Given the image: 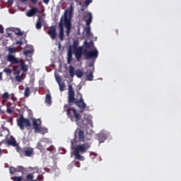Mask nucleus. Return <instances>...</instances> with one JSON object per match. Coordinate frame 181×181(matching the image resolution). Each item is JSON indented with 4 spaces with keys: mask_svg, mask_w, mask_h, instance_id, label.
<instances>
[{
    "mask_svg": "<svg viewBox=\"0 0 181 181\" xmlns=\"http://www.w3.org/2000/svg\"><path fill=\"white\" fill-rule=\"evenodd\" d=\"M38 12V8L37 7H33L27 13L26 16L28 17H32L33 16L35 13Z\"/></svg>",
    "mask_w": 181,
    "mask_h": 181,
    "instance_id": "412c9836",
    "label": "nucleus"
},
{
    "mask_svg": "<svg viewBox=\"0 0 181 181\" xmlns=\"http://www.w3.org/2000/svg\"><path fill=\"white\" fill-rule=\"evenodd\" d=\"M33 177H34L33 174L30 173V174L27 175L26 179L25 180L24 179V180H26V181H36L35 180H33Z\"/></svg>",
    "mask_w": 181,
    "mask_h": 181,
    "instance_id": "c756f323",
    "label": "nucleus"
},
{
    "mask_svg": "<svg viewBox=\"0 0 181 181\" xmlns=\"http://www.w3.org/2000/svg\"><path fill=\"white\" fill-rule=\"evenodd\" d=\"M73 15V7L71 6L70 8H67L64 13L63 21L64 26L66 28V35L69 36L71 29V18Z\"/></svg>",
    "mask_w": 181,
    "mask_h": 181,
    "instance_id": "20e7f679",
    "label": "nucleus"
},
{
    "mask_svg": "<svg viewBox=\"0 0 181 181\" xmlns=\"http://www.w3.org/2000/svg\"><path fill=\"white\" fill-rule=\"evenodd\" d=\"M56 81H57L58 84L62 81V78L60 76H56Z\"/></svg>",
    "mask_w": 181,
    "mask_h": 181,
    "instance_id": "58836bf2",
    "label": "nucleus"
},
{
    "mask_svg": "<svg viewBox=\"0 0 181 181\" xmlns=\"http://www.w3.org/2000/svg\"><path fill=\"white\" fill-rule=\"evenodd\" d=\"M7 3H8V5H12V4H13V0H8Z\"/></svg>",
    "mask_w": 181,
    "mask_h": 181,
    "instance_id": "37998d69",
    "label": "nucleus"
},
{
    "mask_svg": "<svg viewBox=\"0 0 181 181\" xmlns=\"http://www.w3.org/2000/svg\"><path fill=\"white\" fill-rule=\"evenodd\" d=\"M16 151L19 153L21 156L31 157L33 154L34 149L32 147L25 146L21 148V146H18L16 147Z\"/></svg>",
    "mask_w": 181,
    "mask_h": 181,
    "instance_id": "0eeeda50",
    "label": "nucleus"
},
{
    "mask_svg": "<svg viewBox=\"0 0 181 181\" xmlns=\"http://www.w3.org/2000/svg\"><path fill=\"white\" fill-rule=\"evenodd\" d=\"M72 61V52L71 50L69 49L68 51V54H67V62L68 64H70Z\"/></svg>",
    "mask_w": 181,
    "mask_h": 181,
    "instance_id": "bb28decb",
    "label": "nucleus"
},
{
    "mask_svg": "<svg viewBox=\"0 0 181 181\" xmlns=\"http://www.w3.org/2000/svg\"><path fill=\"white\" fill-rule=\"evenodd\" d=\"M45 103L49 105L52 104V96L50 93L46 94Z\"/></svg>",
    "mask_w": 181,
    "mask_h": 181,
    "instance_id": "5701e85b",
    "label": "nucleus"
},
{
    "mask_svg": "<svg viewBox=\"0 0 181 181\" xmlns=\"http://www.w3.org/2000/svg\"><path fill=\"white\" fill-rule=\"evenodd\" d=\"M76 1H78V0H75Z\"/></svg>",
    "mask_w": 181,
    "mask_h": 181,
    "instance_id": "4d7b16f0",
    "label": "nucleus"
},
{
    "mask_svg": "<svg viewBox=\"0 0 181 181\" xmlns=\"http://www.w3.org/2000/svg\"><path fill=\"white\" fill-rule=\"evenodd\" d=\"M34 52V49L33 48H30L29 49H25L23 52L24 55H25L26 57L33 54V53Z\"/></svg>",
    "mask_w": 181,
    "mask_h": 181,
    "instance_id": "a878e982",
    "label": "nucleus"
},
{
    "mask_svg": "<svg viewBox=\"0 0 181 181\" xmlns=\"http://www.w3.org/2000/svg\"><path fill=\"white\" fill-rule=\"evenodd\" d=\"M97 139L99 141V144H102L107 140V136L104 133H100L99 134H98Z\"/></svg>",
    "mask_w": 181,
    "mask_h": 181,
    "instance_id": "6ab92c4d",
    "label": "nucleus"
},
{
    "mask_svg": "<svg viewBox=\"0 0 181 181\" xmlns=\"http://www.w3.org/2000/svg\"><path fill=\"white\" fill-rule=\"evenodd\" d=\"M6 112L11 115V113L13 112V110H12L11 107H7Z\"/></svg>",
    "mask_w": 181,
    "mask_h": 181,
    "instance_id": "e433bc0d",
    "label": "nucleus"
},
{
    "mask_svg": "<svg viewBox=\"0 0 181 181\" xmlns=\"http://www.w3.org/2000/svg\"><path fill=\"white\" fill-rule=\"evenodd\" d=\"M0 111H1V108H0Z\"/></svg>",
    "mask_w": 181,
    "mask_h": 181,
    "instance_id": "13d9d810",
    "label": "nucleus"
},
{
    "mask_svg": "<svg viewBox=\"0 0 181 181\" xmlns=\"http://www.w3.org/2000/svg\"><path fill=\"white\" fill-rule=\"evenodd\" d=\"M81 153H78V152H74V156L76 159L78 160H84L85 158L83 157V156H81L80 154Z\"/></svg>",
    "mask_w": 181,
    "mask_h": 181,
    "instance_id": "393cba45",
    "label": "nucleus"
},
{
    "mask_svg": "<svg viewBox=\"0 0 181 181\" xmlns=\"http://www.w3.org/2000/svg\"><path fill=\"white\" fill-rule=\"evenodd\" d=\"M89 136H91L90 134L84 135V132L81 129H77L75 132L74 140L79 142H87V138H89Z\"/></svg>",
    "mask_w": 181,
    "mask_h": 181,
    "instance_id": "1a4fd4ad",
    "label": "nucleus"
},
{
    "mask_svg": "<svg viewBox=\"0 0 181 181\" xmlns=\"http://www.w3.org/2000/svg\"><path fill=\"white\" fill-rule=\"evenodd\" d=\"M85 18H88L86 20V29L85 30L86 32V35L89 37L90 35V24L92 23L93 21V16L92 13L90 12L86 13V16Z\"/></svg>",
    "mask_w": 181,
    "mask_h": 181,
    "instance_id": "f8f14e48",
    "label": "nucleus"
},
{
    "mask_svg": "<svg viewBox=\"0 0 181 181\" xmlns=\"http://www.w3.org/2000/svg\"><path fill=\"white\" fill-rule=\"evenodd\" d=\"M20 73H21V71L16 70V71H15L13 72V74H14V75H16V76H19Z\"/></svg>",
    "mask_w": 181,
    "mask_h": 181,
    "instance_id": "a19ab883",
    "label": "nucleus"
},
{
    "mask_svg": "<svg viewBox=\"0 0 181 181\" xmlns=\"http://www.w3.org/2000/svg\"><path fill=\"white\" fill-rule=\"evenodd\" d=\"M3 153H4V151L1 148H0V155H2Z\"/></svg>",
    "mask_w": 181,
    "mask_h": 181,
    "instance_id": "09e8293b",
    "label": "nucleus"
},
{
    "mask_svg": "<svg viewBox=\"0 0 181 181\" xmlns=\"http://www.w3.org/2000/svg\"><path fill=\"white\" fill-rule=\"evenodd\" d=\"M88 66L90 67L89 69H95L94 67V63H90L88 64Z\"/></svg>",
    "mask_w": 181,
    "mask_h": 181,
    "instance_id": "79ce46f5",
    "label": "nucleus"
},
{
    "mask_svg": "<svg viewBox=\"0 0 181 181\" xmlns=\"http://www.w3.org/2000/svg\"><path fill=\"white\" fill-rule=\"evenodd\" d=\"M91 3H93V0H85V6L87 8Z\"/></svg>",
    "mask_w": 181,
    "mask_h": 181,
    "instance_id": "c9c22d12",
    "label": "nucleus"
},
{
    "mask_svg": "<svg viewBox=\"0 0 181 181\" xmlns=\"http://www.w3.org/2000/svg\"><path fill=\"white\" fill-rule=\"evenodd\" d=\"M86 117H87V116H85V119H86Z\"/></svg>",
    "mask_w": 181,
    "mask_h": 181,
    "instance_id": "6e6d98bb",
    "label": "nucleus"
},
{
    "mask_svg": "<svg viewBox=\"0 0 181 181\" xmlns=\"http://www.w3.org/2000/svg\"><path fill=\"white\" fill-rule=\"evenodd\" d=\"M8 51V54L6 57V60L11 64H18L19 58H16L15 55H13L16 52V49L15 47H9Z\"/></svg>",
    "mask_w": 181,
    "mask_h": 181,
    "instance_id": "423d86ee",
    "label": "nucleus"
},
{
    "mask_svg": "<svg viewBox=\"0 0 181 181\" xmlns=\"http://www.w3.org/2000/svg\"><path fill=\"white\" fill-rule=\"evenodd\" d=\"M92 136H88V137H86V142H83V144H79L74 148V153H79L81 154L85 153L90 147L92 145Z\"/></svg>",
    "mask_w": 181,
    "mask_h": 181,
    "instance_id": "39448f33",
    "label": "nucleus"
},
{
    "mask_svg": "<svg viewBox=\"0 0 181 181\" xmlns=\"http://www.w3.org/2000/svg\"><path fill=\"white\" fill-rule=\"evenodd\" d=\"M6 144H8V146H11L13 147H16L17 148L18 146V145L16 143V141L15 140L14 138L11 139H7L6 140Z\"/></svg>",
    "mask_w": 181,
    "mask_h": 181,
    "instance_id": "4be33fe9",
    "label": "nucleus"
},
{
    "mask_svg": "<svg viewBox=\"0 0 181 181\" xmlns=\"http://www.w3.org/2000/svg\"><path fill=\"white\" fill-rule=\"evenodd\" d=\"M59 39L60 40H63L64 39V23H63V17L61 18L60 21L59 23Z\"/></svg>",
    "mask_w": 181,
    "mask_h": 181,
    "instance_id": "dca6fc26",
    "label": "nucleus"
},
{
    "mask_svg": "<svg viewBox=\"0 0 181 181\" xmlns=\"http://www.w3.org/2000/svg\"><path fill=\"white\" fill-rule=\"evenodd\" d=\"M30 90L29 87H26L25 88V92H24V97L25 98H28L30 96Z\"/></svg>",
    "mask_w": 181,
    "mask_h": 181,
    "instance_id": "c85d7f7f",
    "label": "nucleus"
},
{
    "mask_svg": "<svg viewBox=\"0 0 181 181\" xmlns=\"http://www.w3.org/2000/svg\"><path fill=\"white\" fill-rule=\"evenodd\" d=\"M81 11H85L84 7H82V8H81Z\"/></svg>",
    "mask_w": 181,
    "mask_h": 181,
    "instance_id": "603ef678",
    "label": "nucleus"
},
{
    "mask_svg": "<svg viewBox=\"0 0 181 181\" xmlns=\"http://www.w3.org/2000/svg\"><path fill=\"white\" fill-rule=\"evenodd\" d=\"M93 46V41H90L88 42L87 40H85V42H83V49H86V51H88V49H91V47Z\"/></svg>",
    "mask_w": 181,
    "mask_h": 181,
    "instance_id": "aec40b11",
    "label": "nucleus"
},
{
    "mask_svg": "<svg viewBox=\"0 0 181 181\" xmlns=\"http://www.w3.org/2000/svg\"><path fill=\"white\" fill-rule=\"evenodd\" d=\"M9 171L11 175H14L15 173H16V172H21V173H23V172L25 171V168L22 166H18L16 168L13 167H11L9 168Z\"/></svg>",
    "mask_w": 181,
    "mask_h": 181,
    "instance_id": "f3484780",
    "label": "nucleus"
},
{
    "mask_svg": "<svg viewBox=\"0 0 181 181\" xmlns=\"http://www.w3.org/2000/svg\"><path fill=\"white\" fill-rule=\"evenodd\" d=\"M0 81H3V72H0Z\"/></svg>",
    "mask_w": 181,
    "mask_h": 181,
    "instance_id": "49530a36",
    "label": "nucleus"
},
{
    "mask_svg": "<svg viewBox=\"0 0 181 181\" xmlns=\"http://www.w3.org/2000/svg\"><path fill=\"white\" fill-rule=\"evenodd\" d=\"M37 149H38L42 155H47V151L50 152L49 155L56 152V148L54 145H50V141L48 139H44L41 142H38V144H37Z\"/></svg>",
    "mask_w": 181,
    "mask_h": 181,
    "instance_id": "f03ea898",
    "label": "nucleus"
},
{
    "mask_svg": "<svg viewBox=\"0 0 181 181\" xmlns=\"http://www.w3.org/2000/svg\"><path fill=\"white\" fill-rule=\"evenodd\" d=\"M4 153H8V151H7V150H6Z\"/></svg>",
    "mask_w": 181,
    "mask_h": 181,
    "instance_id": "5fc2aeb1",
    "label": "nucleus"
},
{
    "mask_svg": "<svg viewBox=\"0 0 181 181\" xmlns=\"http://www.w3.org/2000/svg\"><path fill=\"white\" fill-rule=\"evenodd\" d=\"M59 84V90L61 92H63L64 91V88H65V86L64 84V83H58Z\"/></svg>",
    "mask_w": 181,
    "mask_h": 181,
    "instance_id": "72a5a7b5",
    "label": "nucleus"
},
{
    "mask_svg": "<svg viewBox=\"0 0 181 181\" xmlns=\"http://www.w3.org/2000/svg\"><path fill=\"white\" fill-rule=\"evenodd\" d=\"M76 76L78 77V78H81L82 76H83V71H81L80 69H78V70H76Z\"/></svg>",
    "mask_w": 181,
    "mask_h": 181,
    "instance_id": "473e14b6",
    "label": "nucleus"
},
{
    "mask_svg": "<svg viewBox=\"0 0 181 181\" xmlns=\"http://www.w3.org/2000/svg\"><path fill=\"white\" fill-rule=\"evenodd\" d=\"M48 35L50 37V38L52 40H54L55 39H57V28L55 25H52L49 27V29L48 30Z\"/></svg>",
    "mask_w": 181,
    "mask_h": 181,
    "instance_id": "ddd939ff",
    "label": "nucleus"
},
{
    "mask_svg": "<svg viewBox=\"0 0 181 181\" xmlns=\"http://www.w3.org/2000/svg\"><path fill=\"white\" fill-rule=\"evenodd\" d=\"M18 61H19L18 64L20 63L18 66H21V70L24 72L28 71V66L25 64V62L21 58H19Z\"/></svg>",
    "mask_w": 181,
    "mask_h": 181,
    "instance_id": "a211bd4d",
    "label": "nucleus"
},
{
    "mask_svg": "<svg viewBox=\"0 0 181 181\" xmlns=\"http://www.w3.org/2000/svg\"><path fill=\"white\" fill-rule=\"evenodd\" d=\"M78 47V42L74 41L73 43V47L74 49V54L78 62H79L83 55V47Z\"/></svg>",
    "mask_w": 181,
    "mask_h": 181,
    "instance_id": "9b49d317",
    "label": "nucleus"
},
{
    "mask_svg": "<svg viewBox=\"0 0 181 181\" xmlns=\"http://www.w3.org/2000/svg\"><path fill=\"white\" fill-rule=\"evenodd\" d=\"M43 132H48V129H45L43 130Z\"/></svg>",
    "mask_w": 181,
    "mask_h": 181,
    "instance_id": "3c124183",
    "label": "nucleus"
},
{
    "mask_svg": "<svg viewBox=\"0 0 181 181\" xmlns=\"http://www.w3.org/2000/svg\"><path fill=\"white\" fill-rule=\"evenodd\" d=\"M16 44L20 45L21 46L23 45V42H22V41H17Z\"/></svg>",
    "mask_w": 181,
    "mask_h": 181,
    "instance_id": "de8ad7c7",
    "label": "nucleus"
},
{
    "mask_svg": "<svg viewBox=\"0 0 181 181\" xmlns=\"http://www.w3.org/2000/svg\"><path fill=\"white\" fill-rule=\"evenodd\" d=\"M17 124L21 131H23L25 127L28 128L31 126L30 120L27 118H25L23 115L20 116V117L17 119Z\"/></svg>",
    "mask_w": 181,
    "mask_h": 181,
    "instance_id": "9d476101",
    "label": "nucleus"
},
{
    "mask_svg": "<svg viewBox=\"0 0 181 181\" xmlns=\"http://www.w3.org/2000/svg\"><path fill=\"white\" fill-rule=\"evenodd\" d=\"M0 33H4V28L2 25H0Z\"/></svg>",
    "mask_w": 181,
    "mask_h": 181,
    "instance_id": "ea45409f",
    "label": "nucleus"
},
{
    "mask_svg": "<svg viewBox=\"0 0 181 181\" xmlns=\"http://www.w3.org/2000/svg\"><path fill=\"white\" fill-rule=\"evenodd\" d=\"M115 32H116L117 35H118V30H117Z\"/></svg>",
    "mask_w": 181,
    "mask_h": 181,
    "instance_id": "864d4df0",
    "label": "nucleus"
},
{
    "mask_svg": "<svg viewBox=\"0 0 181 181\" xmlns=\"http://www.w3.org/2000/svg\"><path fill=\"white\" fill-rule=\"evenodd\" d=\"M76 167L79 168L80 167V163H76Z\"/></svg>",
    "mask_w": 181,
    "mask_h": 181,
    "instance_id": "8fccbe9b",
    "label": "nucleus"
},
{
    "mask_svg": "<svg viewBox=\"0 0 181 181\" xmlns=\"http://www.w3.org/2000/svg\"><path fill=\"white\" fill-rule=\"evenodd\" d=\"M4 72L6 73L7 74H11L12 73V69L9 68H5L4 69Z\"/></svg>",
    "mask_w": 181,
    "mask_h": 181,
    "instance_id": "f704fd0d",
    "label": "nucleus"
},
{
    "mask_svg": "<svg viewBox=\"0 0 181 181\" xmlns=\"http://www.w3.org/2000/svg\"><path fill=\"white\" fill-rule=\"evenodd\" d=\"M16 81H18V83H21V76H20L19 75H16Z\"/></svg>",
    "mask_w": 181,
    "mask_h": 181,
    "instance_id": "4c0bfd02",
    "label": "nucleus"
},
{
    "mask_svg": "<svg viewBox=\"0 0 181 181\" xmlns=\"http://www.w3.org/2000/svg\"><path fill=\"white\" fill-rule=\"evenodd\" d=\"M13 32L16 35L21 37L23 35V32H22L20 28H13Z\"/></svg>",
    "mask_w": 181,
    "mask_h": 181,
    "instance_id": "cd10ccee",
    "label": "nucleus"
},
{
    "mask_svg": "<svg viewBox=\"0 0 181 181\" xmlns=\"http://www.w3.org/2000/svg\"><path fill=\"white\" fill-rule=\"evenodd\" d=\"M82 54L85 56L87 60L91 59L95 60L98 57V51L97 49H90L89 51L86 50V49H83Z\"/></svg>",
    "mask_w": 181,
    "mask_h": 181,
    "instance_id": "6e6552de",
    "label": "nucleus"
},
{
    "mask_svg": "<svg viewBox=\"0 0 181 181\" xmlns=\"http://www.w3.org/2000/svg\"><path fill=\"white\" fill-rule=\"evenodd\" d=\"M33 125L34 132H35V134L37 133L40 134L41 122L39 119H34L33 121Z\"/></svg>",
    "mask_w": 181,
    "mask_h": 181,
    "instance_id": "4468645a",
    "label": "nucleus"
},
{
    "mask_svg": "<svg viewBox=\"0 0 181 181\" xmlns=\"http://www.w3.org/2000/svg\"><path fill=\"white\" fill-rule=\"evenodd\" d=\"M35 28L38 30L41 29L42 28V18L38 17V19L37 20V23H35Z\"/></svg>",
    "mask_w": 181,
    "mask_h": 181,
    "instance_id": "b1692460",
    "label": "nucleus"
},
{
    "mask_svg": "<svg viewBox=\"0 0 181 181\" xmlns=\"http://www.w3.org/2000/svg\"><path fill=\"white\" fill-rule=\"evenodd\" d=\"M43 3H45V4H48L50 1V0H42Z\"/></svg>",
    "mask_w": 181,
    "mask_h": 181,
    "instance_id": "a18cd8bd",
    "label": "nucleus"
},
{
    "mask_svg": "<svg viewBox=\"0 0 181 181\" xmlns=\"http://www.w3.org/2000/svg\"><path fill=\"white\" fill-rule=\"evenodd\" d=\"M78 95H80V99L78 100L75 98V93L73 89V87L71 84L69 85L68 88V100L69 103H74L77 107H78L81 109H85L87 107L86 103L84 102V100L83 98L82 94L78 92Z\"/></svg>",
    "mask_w": 181,
    "mask_h": 181,
    "instance_id": "f257e3e1",
    "label": "nucleus"
},
{
    "mask_svg": "<svg viewBox=\"0 0 181 181\" xmlns=\"http://www.w3.org/2000/svg\"><path fill=\"white\" fill-rule=\"evenodd\" d=\"M64 110L66 112L68 117H70L72 121H74L73 119L75 118V121L79 126L90 123V119H88L86 123H85V119L82 120L81 123H78L81 116L74 108L71 109L70 105H64Z\"/></svg>",
    "mask_w": 181,
    "mask_h": 181,
    "instance_id": "7ed1b4c3",
    "label": "nucleus"
},
{
    "mask_svg": "<svg viewBox=\"0 0 181 181\" xmlns=\"http://www.w3.org/2000/svg\"><path fill=\"white\" fill-rule=\"evenodd\" d=\"M1 99H9V93L5 92L3 94H1Z\"/></svg>",
    "mask_w": 181,
    "mask_h": 181,
    "instance_id": "2f4dec72",
    "label": "nucleus"
},
{
    "mask_svg": "<svg viewBox=\"0 0 181 181\" xmlns=\"http://www.w3.org/2000/svg\"><path fill=\"white\" fill-rule=\"evenodd\" d=\"M69 74L71 77H73L75 74V69L72 66H69Z\"/></svg>",
    "mask_w": 181,
    "mask_h": 181,
    "instance_id": "7c9ffc66",
    "label": "nucleus"
},
{
    "mask_svg": "<svg viewBox=\"0 0 181 181\" xmlns=\"http://www.w3.org/2000/svg\"><path fill=\"white\" fill-rule=\"evenodd\" d=\"M95 72V69H88L86 71V80L87 81H93L94 78L93 74Z\"/></svg>",
    "mask_w": 181,
    "mask_h": 181,
    "instance_id": "2eb2a0df",
    "label": "nucleus"
},
{
    "mask_svg": "<svg viewBox=\"0 0 181 181\" xmlns=\"http://www.w3.org/2000/svg\"><path fill=\"white\" fill-rule=\"evenodd\" d=\"M32 3H33L34 5L37 4L38 0H30Z\"/></svg>",
    "mask_w": 181,
    "mask_h": 181,
    "instance_id": "c03bdc74",
    "label": "nucleus"
}]
</instances>
